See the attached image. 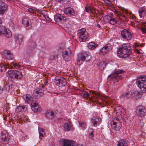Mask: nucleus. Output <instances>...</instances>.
<instances>
[{"mask_svg": "<svg viewBox=\"0 0 146 146\" xmlns=\"http://www.w3.org/2000/svg\"><path fill=\"white\" fill-rule=\"evenodd\" d=\"M79 127L80 128L84 129L86 127V124L85 122H79Z\"/></svg>", "mask_w": 146, "mask_h": 146, "instance_id": "obj_37", "label": "nucleus"}, {"mask_svg": "<svg viewBox=\"0 0 146 146\" xmlns=\"http://www.w3.org/2000/svg\"><path fill=\"white\" fill-rule=\"evenodd\" d=\"M91 121L94 126L96 127L100 124L101 119L99 117H97L92 119Z\"/></svg>", "mask_w": 146, "mask_h": 146, "instance_id": "obj_20", "label": "nucleus"}, {"mask_svg": "<svg viewBox=\"0 0 146 146\" xmlns=\"http://www.w3.org/2000/svg\"><path fill=\"white\" fill-rule=\"evenodd\" d=\"M78 90L81 92L80 93V94H81V93H82L84 92L85 91H84L82 89H78Z\"/></svg>", "mask_w": 146, "mask_h": 146, "instance_id": "obj_55", "label": "nucleus"}, {"mask_svg": "<svg viewBox=\"0 0 146 146\" xmlns=\"http://www.w3.org/2000/svg\"><path fill=\"white\" fill-rule=\"evenodd\" d=\"M131 53V48L129 44H123L119 47L117 51V56L120 58L129 57Z\"/></svg>", "mask_w": 146, "mask_h": 146, "instance_id": "obj_1", "label": "nucleus"}, {"mask_svg": "<svg viewBox=\"0 0 146 146\" xmlns=\"http://www.w3.org/2000/svg\"><path fill=\"white\" fill-rule=\"evenodd\" d=\"M35 11V10L32 8H29L28 9V11L30 13L34 12Z\"/></svg>", "mask_w": 146, "mask_h": 146, "instance_id": "obj_53", "label": "nucleus"}, {"mask_svg": "<svg viewBox=\"0 0 146 146\" xmlns=\"http://www.w3.org/2000/svg\"><path fill=\"white\" fill-rule=\"evenodd\" d=\"M91 9V8L89 7H85V9L86 11L87 12L90 13V11Z\"/></svg>", "mask_w": 146, "mask_h": 146, "instance_id": "obj_50", "label": "nucleus"}, {"mask_svg": "<svg viewBox=\"0 0 146 146\" xmlns=\"http://www.w3.org/2000/svg\"><path fill=\"white\" fill-rule=\"evenodd\" d=\"M63 0H55V1L58 2H60V3H61V2H62Z\"/></svg>", "mask_w": 146, "mask_h": 146, "instance_id": "obj_61", "label": "nucleus"}, {"mask_svg": "<svg viewBox=\"0 0 146 146\" xmlns=\"http://www.w3.org/2000/svg\"><path fill=\"white\" fill-rule=\"evenodd\" d=\"M128 142L124 139H120L118 142L117 146H127Z\"/></svg>", "mask_w": 146, "mask_h": 146, "instance_id": "obj_28", "label": "nucleus"}, {"mask_svg": "<svg viewBox=\"0 0 146 146\" xmlns=\"http://www.w3.org/2000/svg\"><path fill=\"white\" fill-rule=\"evenodd\" d=\"M64 12L65 14H69L71 15H74L75 13L74 10L70 7L66 8Z\"/></svg>", "mask_w": 146, "mask_h": 146, "instance_id": "obj_22", "label": "nucleus"}, {"mask_svg": "<svg viewBox=\"0 0 146 146\" xmlns=\"http://www.w3.org/2000/svg\"><path fill=\"white\" fill-rule=\"evenodd\" d=\"M106 64V63L103 61H101L100 62L99 64H98V66L100 69L101 70L104 69L105 67Z\"/></svg>", "mask_w": 146, "mask_h": 146, "instance_id": "obj_38", "label": "nucleus"}, {"mask_svg": "<svg viewBox=\"0 0 146 146\" xmlns=\"http://www.w3.org/2000/svg\"><path fill=\"white\" fill-rule=\"evenodd\" d=\"M8 5L4 2L0 0V15L5 14L7 9Z\"/></svg>", "mask_w": 146, "mask_h": 146, "instance_id": "obj_11", "label": "nucleus"}, {"mask_svg": "<svg viewBox=\"0 0 146 146\" xmlns=\"http://www.w3.org/2000/svg\"><path fill=\"white\" fill-rule=\"evenodd\" d=\"M54 82L57 86L61 87L65 86L66 84V80L63 78H59L57 77H56Z\"/></svg>", "mask_w": 146, "mask_h": 146, "instance_id": "obj_9", "label": "nucleus"}, {"mask_svg": "<svg viewBox=\"0 0 146 146\" xmlns=\"http://www.w3.org/2000/svg\"><path fill=\"white\" fill-rule=\"evenodd\" d=\"M13 84H11L10 86L9 87V89H12L13 88Z\"/></svg>", "mask_w": 146, "mask_h": 146, "instance_id": "obj_62", "label": "nucleus"}, {"mask_svg": "<svg viewBox=\"0 0 146 146\" xmlns=\"http://www.w3.org/2000/svg\"><path fill=\"white\" fill-rule=\"evenodd\" d=\"M1 141L4 144L8 143L9 139L10 136L7 133H4L1 132Z\"/></svg>", "mask_w": 146, "mask_h": 146, "instance_id": "obj_16", "label": "nucleus"}, {"mask_svg": "<svg viewBox=\"0 0 146 146\" xmlns=\"http://www.w3.org/2000/svg\"><path fill=\"white\" fill-rule=\"evenodd\" d=\"M4 52L5 57L7 59L11 60L13 59V55L10 51L5 50L4 51Z\"/></svg>", "mask_w": 146, "mask_h": 146, "instance_id": "obj_21", "label": "nucleus"}, {"mask_svg": "<svg viewBox=\"0 0 146 146\" xmlns=\"http://www.w3.org/2000/svg\"><path fill=\"white\" fill-rule=\"evenodd\" d=\"M97 46V45L92 42L89 43L88 45V48L91 49H94L96 48Z\"/></svg>", "mask_w": 146, "mask_h": 146, "instance_id": "obj_34", "label": "nucleus"}, {"mask_svg": "<svg viewBox=\"0 0 146 146\" xmlns=\"http://www.w3.org/2000/svg\"><path fill=\"white\" fill-rule=\"evenodd\" d=\"M7 74L9 78L12 81L15 79H21L23 77L22 74L20 72L11 69L8 70Z\"/></svg>", "mask_w": 146, "mask_h": 146, "instance_id": "obj_2", "label": "nucleus"}, {"mask_svg": "<svg viewBox=\"0 0 146 146\" xmlns=\"http://www.w3.org/2000/svg\"><path fill=\"white\" fill-rule=\"evenodd\" d=\"M77 35L80 42H84L88 36V33L85 28H82L78 30Z\"/></svg>", "mask_w": 146, "mask_h": 146, "instance_id": "obj_4", "label": "nucleus"}, {"mask_svg": "<svg viewBox=\"0 0 146 146\" xmlns=\"http://www.w3.org/2000/svg\"><path fill=\"white\" fill-rule=\"evenodd\" d=\"M94 132L92 128L88 129L89 135L90 138H92L94 137Z\"/></svg>", "mask_w": 146, "mask_h": 146, "instance_id": "obj_42", "label": "nucleus"}, {"mask_svg": "<svg viewBox=\"0 0 146 146\" xmlns=\"http://www.w3.org/2000/svg\"><path fill=\"white\" fill-rule=\"evenodd\" d=\"M102 100L103 101H104L107 104H108L110 102V100L109 99V98L107 97H106V98L104 97L102 98Z\"/></svg>", "mask_w": 146, "mask_h": 146, "instance_id": "obj_46", "label": "nucleus"}, {"mask_svg": "<svg viewBox=\"0 0 146 146\" xmlns=\"http://www.w3.org/2000/svg\"><path fill=\"white\" fill-rule=\"evenodd\" d=\"M38 131L39 133V138L41 139L43 137V135L45 134L44 129L38 128Z\"/></svg>", "mask_w": 146, "mask_h": 146, "instance_id": "obj_39", "label": "nucleus"}, {"mask_svg": "<svg viewBox=\"0 0 146 146\" xmlns=\"http://www.w3.org/2000/svg\"><path fill=\"white\" fill-rule=\"evenodd\" d=\"M22 23L25 27L27 29H29L31 27V25L29 23L28 18L26 17H23V18Z\"/></svg>", "mask_w": 146, "mask_h": 146, "instance_id": "obj_19", "label": "nucleus"}, {"mask_svg": "<svg viewBox=\"0 0 146 146\" xmlns=\"http://www.w3.org/2000/svg\"><path fill=\"white\" fill-rule=\"evenodd\" d=\"M43 90L41 89L38 88L34 90L33 95L36 99H38L43 95Z\"/></svg>", "mask_w": 146, "mask_h": 146, "instance_id": "obj_17", "label": "nucleus"}, {"mask_svg": "<svg viewBox=\"0 0 146 146\" xmlns=\"http://www.w3.org/2000/svg\"><path fill=\"white\" fill-rule=\"evenodd\" d=\"M96 10H94L93 9H92V8L91 9L90 11V12L92 13H95L94 12V11H95Z\"/></svg>", "mask_w": 146, "mask_h": 146, "instance_id": "obj_60", "label": "nucleus"}, {"mask_svg": "<svg viewBox=\"0 0 146 146\" xmlns=\"http://www.w3.org/2000/svg\"><path fill=\"white\" fill-rule=\"evenodd\" d=\"M88 55V52H87L82 51L81 52L79 55L77 59V64L79 65L82 64V62L85 60L86 58Z\"/></svg>", "mask_w": 146, "mask_h": 146, "instance_id": "obj_8", "label": "nucleus"}, {"mask_svg": "<svg viewBox=\"0 0 146 146\" xmlns=\"http://www.w3.org/2000/svg\"><path fill=\"white\" fill-rule=\"evenodd\" d=\"M28 137H29L27 135V136H25L24 137H22V139L24 140L25 139H26L27 138H28Z\"/></svg>", "mask_w": 146, "mask_h": 146, "instance_id": "obj_56", "label": "nucleus"}, {"mask_svg": "<svg viewBox=\"0 0 146 146\" xmlns=\"http://www.w3.org/2000/svg\"><path fill=\"white\" fill-rule=\"evenodd\" d=\"M139 16L142 17L144 15L146 14V10L145 7H140L139 10Z\"/></svg>", "mask_w": 146, "mask_h": 146, "instance_id": "obj_25", "label": "nucleus"}, {"mask_svg": "<svg viewBox=\"0 0 146 146\" xmlns=\"http://www.w3.org/2000/svg\"><path fill=\"white\" fill-rule=\"evenodd\" d=\"M9 107L8 105L6 106V107L5 108V109H8V110L9 109Z\"/></svg>", "mask_w": 146, "mask_h": 146, "instance_id": "obj_64", "label": "nucleus"}, {"mask_svg": "<svg viewBox=\"0 0 146 146\" xmlns=\"http://www.w3.org/2000/svg\"><path fill=\"white\" fill-rule=\"evenodd\" d=\"M141 30L144 33H146V28L142 27L141 28Z\"/></svg>", "mask_w": 146, "mask_h": 146, "instance_id": "obj_52", "label": "nucleus"}, {"mask_svg": "<svg viewBox=\"0 0 146 146\" xmlns=\"http://www.w3.org/2000/svg\"><path fill=\"white\" fill-rule=\"evenodd\" d=\"M90 94H92L93 95L96 96H97V97L95 98V100L96 101L97 99L99 97H100V95L98 93L94 92V91H90Z\"/></svg>", "mask_w": 146, "mask_h": 146, "instance_id": "obj_41", "label": "nucleus"}, {"mask_svg": "<svg viewBox=\"0 0 146 146\" xmlns=\"http://www.w3.org/2000/svg\"><path fill=\"white\" fill-rule=\"evenodd\" d=\"M138 1V2L140 3L141 4H143L145 1V0H137Z\"/></svg>", "mask_w": 146, "mask_h": 146, "instance_id": "obj_54", "label": "nucleus"}, {"mask_svg": "<svg viewBox=\"0 0 146 146\" xmlns=\"http://www.w3.org/2000/svg\"><path fill=\"white\" fill-rule=\"evenodd\" d=\"M15 38L16 42L19 44L23 41V37L21 34H16L15 35Z\"/></svg>", "mask_w": 146, "mask_h": 146, "instance_id": "obj_26", "label": "nucleus"}, {"mask_svg": "<svg viewBox=\"0 0 146 146\" xmlns=\"http://www.w3.org/2000/svg\"><path fill=\"white\" fill-rule=\"evenodd\" d=\"M58 55L54 53H51L50 55L49 60L51 61L56 60L58 59Z\"/></svg>", "mask_w": 146, "mask_h": 146, "instance_id": "obj_30", "label": "nucleus"}, {"mask_svg": "<svg viewBox=\"0 0 146 146\" xmlns=\"http://www.w3.org/2000/svg\"><path fill=\"white\" fill-rule=\"evenodd\" d=\"M112 47V45L110 44H107L100 50V53L102 54H105L108 51L111 50Z\"/></svg>", "mask_w": 146, "mask_h": 146, "instance_id": "obj_14", "label": "nucleus"}, {"mask_svg": "<svg viewBox=\"0 0 146 146\" xmlns=\"http://www.w3.org/2000/svg\"><path fill=\"white\" fill-rule=\"evenodd\" d=\"M25 102L27 103L31 102L33 101V98L29 95H26L24 96Z\"/></svg>", "mask_w": 146, "mask_h": 146, "instance_id": "obj_29", "label": "nucleus"}, {"mask_svg": "<svg viewBox=\"0 0 146 146\" xmlns=\"http://www.w3.org/2000/svg\"><path fill=\"white\" fill-rule=\"evenodd\" d=\"M112 128L113 129L116 131H119L120 130L122 127V124L121 123H119L113 124L111 125Z\"/></svg>", "mask_w": 146, "mask_h": 146, "instance_id": "obj_27", "label": "nucleus"}, {"mask_svg": "<svg viewBox=\"0 0 146 146\" xmlns=\"http://www.w3.org/2000/svg\"><path fill=\"white\" fill-rule=\"evenodd\" d=\"M105 1V3L106 4L108 7H113V3L115 0H106Z\"/></svg>", "mask_w": 146, "mask_h": 146, "instance_id": "obj_33", "label": "nucleus"}, {"mask_svg": "<svg viewBox=\"0 0 146 146\" xmlns=\"http://www.w3.org/2000/svg\"><path fill=\"white\" fill-rule=\"evenodd\" d=\"M111 17L110 16L106 15L103 17V19L104 21L106 22L109 23L110 20L111 19Z\"/></svg>", "mask_w": 146, "mask_h": 146, "instance_id": "obj_40", "label": "nucleus"}, {"mask_svg": "<svg viewBox=\"0 0 146 146\" xmlns=\"http://www.w3.org/2000/svg\"><path fill=\"white\" fill-rule=\"evenodd\" d=\"M63 146H83L82 144H77L75 141L70 140L64 139L63 143Z\"/></svg>", "mask_w": 146, "mask_h": 146, "instance_id": "obj_12", "label": "nucleus"}, {"mask_svg": "<svg viewBox=\"0 0 146 146\" xmlns=\"http://www.w3.org/2000/svg\"><path fill=\"white\" fill-rule=\"evenodd\" d=\"M121 36L127 41L130 40L132 38V35L131 33L126 29H123L121 31Z\"/></svg>", "mask_w": 146, "mask_h": 146, "instance_id": "obj_7", "label": "nucleus"}, {"mask_svg": "<svg viewBox=\"0 0 146 146\" xmlns=\"http://www.w3.org/2000/svg\"><path fill=\"white\" fill-rule=\"evenodd\" d=\"M119 17L120 20L123 21H125L126 20V17L125 16L121 15Z\"/></svg>", "mask_w": 146, "mask_h": 146, "instance_id": "obj_47", "label": "nucleus"}, {"mask_svg": "<svg viewBox=\"0 0 146 146\" xmlns=\"http://www.w3.org/2000/svg\"><path fill=\"white\" fill-rule=\"evenodd\" d=\"M71 126L70 122H66L64 124V128L65 131H68L70 130Z\"/></svg>", "mask_w": 146, "mask_h": 146, "instance_id": "obj_31", "label": "nucleus"}, {"mask_svg": "<svg viewBox=\"0 0 146 146\" xmlns=\"http://www.w3.org/2000/svg\"><path fill=\"white\" fill-rule=\"evenodd\" d=\"M132 94L131 92L128 91L123 93V96L124 98L128 99L131 97Z\"/></svg>", "mask_w": 146, "mask_h": 146, "instance_id": "obj_32", "label": "nucleus"}, {"mask_svg": "<svg viewBox=\"0 0 146 146\" xmlns=\"http://www.w3.org/2000/svg\"><path fill=\"white\" fill-rule=\"evenodd\" d=\"M45 115L46 117L49 119H52L54 118V112L50 110H47L46 112Z\"/></svg>", "mask_w": 146, "mask_h": 146, "instance_id": "obj_24", "label": "nucleus"}, {"mask_svg": "<svg viewBox=\"0 0 146 146\" xmlns=\"http://www.w3.org/2000/svg\"><path fill=\"white\" fill-rule=\"evenodd\" d=\"M27 106H19L17 107L15 109V112L19 113L20 112H23L27 110Z\"/></svg>", "mask_w": 146, "mask_h": 146, "instance_id": "obj_23", "label": "nucleus"}, {"mask_svg": "<svg viewBox=\"0 0 146 146\" xmlns=\"http://www.w3.org/2000/svg\"><path fill=\"white\" fill-rule=\"evenodd\" d=\"M96 26L98 27H100L101 26H100V25L99 24H97L96 25Z\"/></svg>", "mask_w": 146, "mask_h": 146, "instance_id": "obj_63", "label": "nucleus"}, {"mask_svg": "<svg viewBox=\"0 0 146 146\" xmlns=\"http://www.w3.org/2000/svg\"><path fill=\"white\" fill-rule=\"evenodd\" d=\"M54 19L56 21L60 23H64L67 20L65 17L59 14L56 15L54 17Z\"/></svg>", "mask_w": 146, "mask_h": 146, "instance_id": "obj_15", "label": "nucleus"}, {"mask_svg": "<svg viewBox=\"0 0 146 146\" xmlns=\"http://www.w3.org/2000/svg\"><path fill=\"white\" fill-rule=\"evenodd\" d=\"M0 29V35L4 34L7 38H9L11 37L12 34L11 31L8 29H5L4 27H2Z\"/></svg>", "mask_w": 146, "mask_h": 146, "instance_id": "obj_13", "label": "nucleus"}, {"mask_svg": "<svg viewBox=\"0 0 146 146\" xmlns=\"http://www.w3.org/2000/svg\"><path fill=\"white\" fill-rule=\"evenodd\" d=\"M48 81L46 80L44 81V84L42 86V87L43 88H47V87L48 86Z\"/></svg>", "mask_w": 146, "mask_h": 146, "instance_id": "obj_45", "label": "nucleus"}, {"mask_svg": "<svg viewBox=\"0 0 146 146\" xmlns=\"http://www.w3.org/2000/svg\"><path fill=\"white\" fill-rule=\"evenodd\" d=\"M117 21H118L115 18L111 17V19L110 20V22L109 23L113 25L116 23Z\"/></svg>", "mask_w": 146, "mask_h": 146, "instance_id": "obj_43", "label": "nucleus"}, {"mask_svg": "<svg viewBox=\"0 0 146 146\" xmlns=\"http://www.w3.org/2000/svg\"><path fill=\"white\" fill-rule=\"evenodd\" d=\"M94 12L95 13V14H99V15H100L102 14L101 12L99 10H96L94 11Z\"/></svg>", "mask_w": 146, "mask_h": 146, "instance_id": "obj_49", "label": "nucleus"}, {"mask_svg": "<svg viewBox=\"0 0 146 146\" xmlns=\"http://www.w3.org/2000/svg\"><path fill=\"white\" fill-rule=\"evenodd\" d=\"M136 52L138 53L139 54H142V50H141V52H140L139 51V50L138 49H136Z\"/></svg>", "mask_w": 146, "mask_h": 146, "instance_id": "obj_57", "label": "nucleus"}, {"mask_svg": "<svg viewBox=\"0 0 146 146\" xmlns=\"http://www.w3.org/2000/svg\"><path fill=\"white\" fill-rule=\"evenodd\" d=\"M72 53L70 48H67L62 51V56L63 59L66 61H70L72 58Z\"/></svg>", "mask_w": 146, "mask_h": 146, "instance_id": "obj_5", "label": "nucleus"}, {"mask_svg": "<svg viewBox=\"0 0 146 146\" xmlns=\"http://www.w3.org/2000/svg\"><path fill=\"white\" fill-rule=\"evenodd\" d=\"M2 24V21L1 20V19H0V29H1V28H2L3 26H1Z\"/></svg>", "mask_w": 146, "mask_h": 146, "instance_id": "obj_59", "label": "nucleus"}, {"mask_svg": "<svg viewBox=\"0 0 146 146\" xmlns=\"http://www.w3.org/2000/svg\"><path fill=\"white\" fill-rule=\"evenodd\" d=\"M44 17L46 19V20H47V21H51L52 20V19L51 18H50L48 16L46 15Z\"/></svg>", "mask_w": 146, "mask_h": 146, "instance_id": "obj_51", "label": "nucleus"}, {"mask_svg": "<svg viewBox=\"0 0 146 146\" xmlns=\"http://www.w3.org/2000/svg\"><path fill=\"white\" fill-rule=\"evenodd\" d=\"M13 65L16 68H18L20 67L19 64L16 62H13Z\"/></svg>", "mask_w": 146, "mask_h": 146, "instance_id": "obj_48", "label": "nucleus"}, {"mask_svg": "<svg viewBox=\"0 0 146 146\" xmlns=\"http://www.w3.org/2000/svg\"><path fill=\"white\" fill-rule=\"evenodd\" d=\"M3 88H1L0 86V94H1V93H3Z\"/></svg>", "mask_w": 146, "mask_h": 146, "instance_id": "obj_58", "label": "nucleus"}, {"mask_svg": "<svg viewBox=\"0 0 146 146\" xmlns=\"http://www.w3.org/2000/svg\"><path fill=\"white\" fill-rule=\"evenodd\" d=\"M124 72V70H122L116 71L110 75H109L108 76L109 77H110L111 80L115 82H117L118 81L119 79L120 80L122 78L121 76L119 75L121 74Z\"/></svg>", "mask_w": 146, "mask_h": 146, "instance_id": "obj_6", "label": "nucleus"}, {"mask_svg": "<svg viewBox=\"0 0 146 146\" xmlns=\"http://www.w3.org/2000/svg\"><path fill=\"white\" fill-rule=\"evenodd\" d=\"M121 123L119 119L117 117H114L111 122V125H113V124H116L119 123Z\"/></svg>", "mask_w": 146, "mask_h": 146, "instance_id": "obj_35", "label": "nucleus"}, {"mask_svg": "<svg viewBox=\"0 0 146 146\" xmlns=\"http://www.w3.org/2000/svg\"><path fill=\"white\" fill-rule=\"evenodd\" d=\"M31 106L32 110L35 112H39L41 109V108L38 106V104L34 101L32 102Z\"/></svg>", "mask_w": 146, "mask_h": 146, "instance_id": "obj_18", "label": "nucleus"}, {"mask_svg": "<svg viewBox=\"0 0 146 146\" xmlns=\"http://www.w3.org/2000/svg\"><path fill=\"white\" fill-rule=\"evenodd\" d=\"M1 70L2 71H4L7 68H10V66L9 65H4L2 64L1 65Z\"/></svg>", "mask_w": 146, "mask_h": 146, "instance_id": "obj_44", "label": "nucleus"}, {"mask_svg": "<svg viewBox=\"0 0 146 146\" xmlns=\"http://www.w3.org/2000/svg\"><path fill=\"white\" fill-rule=\"evenodd\" d=\"M136 113L138 116L143 117L146 115V110L144 106H139L137 107Z\"/></svg>", "mask_w": 146, "mask_h": 146, "instance_id": "obj_10", "label": "nucleus"}, {"mask_svg": "<svg viewBox=\"0 0 146 146\" xmlns=\"http://www.w3.org/2000/svg\"><path fill=\"white\" fill-rule=\"evenodd\" d=\"M90 95L89 93L86 91L82 93L81 94V96L82 97L86 99L88 98Z\"/></svg>", "mask_w": 146, "mask_h": 146, "instance_id": "obj_36", "label": "nucleus"}, {"mask_svg": "<svg viewBox=\"0 0 146 146\" xmlns=\"http://www.w3.org/2000/svg\"><path fill=\"white\" fill-rule=\"evenodd\" d=\"M136 82L138 87L143 92H145L146 91V76L139 77Z\"/></svg>", "mask_w": 146, "mask_h": 146, "instance_id": "obj_3", "label": "nucleus"}]
</instances>
